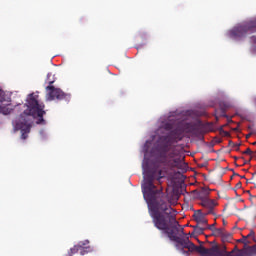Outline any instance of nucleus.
<instances>
[{"label": "nucleus", "mask_w": 256, "mask_h": 256, "mask_svg": "<svg viewBox=\"0 0 256 256\" xmlns=\"http://www.w3.org/2000/svg\"><path fill=\"white\" fill-rule=\"evenodd\" d=\"M142 169L144 171V183L142 184V193L144 200L148 205V212L152 219V223L158 231H164L170 241L176 243L175 247L181 253L186 254L188 249L190 253L196 251L201 256H230L227 247H219L215 244L211 248H205L203 245L196 246L189 241V237H179L175 235V231H179V221H177V211L167 202L163 189H157L153 183L155 179L159 181L163 171L159 168L149 167V162H143Z\"/></svg>", "instance_id": "1"}, {"label": "nucleus", "mask_w": 256, "mask_h": 256, "mask_svg": "<svg viewBox=\"0 0 256 256\" xmlns=\"http://www.w3.org/2000/svg\"><path fill=\"white\" fill-rule=\"evenodd\" d=\"M25 107L26 109L15 122V129L16 131H21V139L23 140L29 137L31 123H33L35 117H38V125L45 124V119H43V115H45V104L39 103V95L35 93L29 94L26 98Z\"/></svg>", "instance_id": "2"}, {"label": "nucleus", "mask_w": 256, "mask_h": 256, "mask_svg": "<svg viewBox=\"0 0 256 256\" xmlns=\"http://www.w3.org/2000/svg\"><path fill=\"white\" fill-rule=\"evenodd\" d=\"M183 137L177 132L172 130L168 136L163 137L164 145L162 146V153L160 154L159 161L165 167L173 171L174 169H181L182 159L179 152L175 147H171L173 143L181 141Z\"/></svg>", "instance_id": "3"}, {"label": "nucleus", "mask_w": 256, "mask_h": 256, "mask_svg": "<svg viewBox=\"0 0 256 256\" xmlns=\"http://www.w3.org/2000/svg\"><path fill=\"white\" fill-rule=\"evenodd\" d=\"M256 33V18L238 24L228 32V37L234 41H241L247 35Z\"/></svg>", "instance_id": "4"}, {"label": "nucleus", "mask_w": 256, "mask_h": 256, "mask_svg": "<svg viewBox=\"0 0 256 256\" xmlns=\"http://www.w3.org/2000/svg\"><path fill=\"white\" fill-rule=\"evenodd\" d=\"M48 83L49 85L46 87V91H48V101H55V99L58 101H63V99L67 97V94H65L63 90L53 86L55 80H50Z\"/></svg>", "instance_id": "5"}, {"label": "nucleus", "mask_w": 256, "mask_h": 256, "mask_svg": "<svg viewBox=\"0 0 256 256\" xmlns=\"http://www.w3.org/2000/svg\"><path fill=\"white\" fill-rule=\"evenodd\" d=\"M201 205L204 208V215H215V207H217V201L204 198L201 200Z\"/></svg>", "instance_id": "6"}, {"label": "nucleus", "mask_w": 256, "mask_h": 256, "mask_svg": "<svg viewBox=\"0 0 256 256\" xmlns=\"http://www.w3.org/2000/svg\"><path fill=\"white\" fill-rule=\"evenodd\" d=\"M179 123H181L179 119L170 116L168 121L162 124V129H165V131H172V129H175Z\"/></svg>", "instance_id": "7"}, {"label": "nucleus", "mask_w": 256, "mask_h": 256, "mask_svg": "<svg viewBox=\"0 0 256 256\" xmlns=\"http://www.w3.org/2000/svg\"><path fill=\"white\" fill-rule=\"evenodd\" d=\"M207 215H205V212L202 213L201 210H198L194 213V221L198 223V225H201L202 227H207V219L205 218Z\"/></svg>", "instance_id": "8"}, {"label": "nucleus", "mask_w": 256, "mask_h": 256, "mask_svg": "<svg viewBox=\"0 0 256 256\" xmlns=\"http://www.w3.org/2000/svg\"><path fill=\"white\" fill-rule=\"evenodd\" d=\"M13 108H11V103L7 101L0 100V113L2 115H11Z\"/></svg>", "instance_id": "9"}, {"label": "nucleus", "mask_w": 256, "mask_h": 256, "mask_svg": "<svg viewBox=\"0 0 256 256\" xmlns=\"http://www.w3.org/2000/svg\"><path fill=\"white\" fill-rule=\"evenodd\" d=\"M89 245V240L80 241L76 246L78 250H80V255H85V253H89L91 251V247Z\"/></svg>", "instance_id": "10"}, {"label": "nucleus", "mask_w": 256, "mask_h": 256, "mask_svg": "<svg viewBox=\"0 0 256 256\" xmlns=\"http://www.w3.org/2000/svg\"><path fill=\"white\" fill-rule=\"evenodd\" d=\"M212 235L214 237H221L222 239H225V228H216L213 230Z\"/></svg>", "instance_id": "11"}, {"label": "nucleus", "mask_w": 256, "mask_h": 256, "mask_svg": "<svg viewBox=\"0 0 256 256\" xmlns=\"http://www.w3.org/2000/svg\"><path fill=\"white\" fill-rule=\"evenodd\" d=\"M216 121H219V117H227L225 108H220L215 111Z\"/></svg>", "instance_id": "12"}, {"label": "nucleus", "mask_w": 256, "mask_h": 256, "mask_svg": "<svg viewBox=\"0 0 256 256\" xmlns=\"http://www.w3.org/2000/svg\"><path fill=\"white\" fill-rule=\"evenodd\" d=\"M194 229V233H196V235H203V232L205 231V226L202 225H196L193 226Z\"/></svg>", "instance_id": "13"}, {"label": "nucleus", "mask_w": 256, "mask_h": 256, "mask_svg": "<svg viewBox=\"0 0 256 256\" xmlns=\"http://www.w3.org/2000/svg\"><path fill=\"white\" fill-rule=\"evenodd\" d=\"M236 242L237 243H243L244 247L251 244V241L247 240V237H245L244 235H242L241 239L236 240Z\"/></svg>", "instance_id": "14"}, {"label": "nucleus", "mask_w": 256, "mask_h": 256, "mask_svg": "<svg viewBox=\"0 0 256 256\" xmlns=\"http://www.w3.org/2000/svg\"><path fill=\"white\" fill-rule=\"evenodd\" d=\"M79 252H80L79 248L77 247V245H75L73 248L70 249V251L68 252V255L73 256L75 255V253H79Z\"/></svg>", "instance_id": "15"}, {"label": "nucleus", "mask_w": 256, "mask_h": 256, "mask_svg": "<svg viewBox=\"0 0 256 256\" xmlns=\"http://www.w3.org/2000/svg\"><path fill=\"white\" fill-rule=\"evenodd\" d=\"M244 237H246V240H248L249 241V239H253V241H255V231H253V230H251L250 232H249V234L248 235H246V236H244Z\"/></svg>", "instance_id": "16"}, {"label": "nucleus", "mask_w": 256, "mask_h": 256, "mask_svg": "<svg viewBox=\"0 0 256 256\" xmlns=\"http://www.w3.org/2000/svg\"><path fill=\"white\" fill-rule=\"evenodd\" d=\"M211 190L209 188H202L200 195H203L204 197H207L209 195Z\"/></svg>", "instance_id": "17"}, {"label": "nucleus", "mask_w": 256, "mask_h": 256, "mask_svg": "<svg viewBox=\"0 0 256 256\" xmlns=\"http://www.w3.org/2000/svg\"><path fill=\"white\" fill-rule=\"evenodd\" d=\"M244 155H253V151L250 148H247L246 151L243 152Z\"/></svg>", "instance_id": "18"}, {"label": "nucleus", "mask_w": 256, "mask_h": 256, "mask_svg": "<svg viewBox=\"0 0 256 256\" xmlns=\"http://www.w3.org/2000/svg\"><path fill=\"white\" fill-rule=\"evenodd\" d=\"M233 236L231 234L225 233V239H222V241H229Z\"/></svg>", "instance_id": "19"}, {"label": "nucleus", "mask_w": 256, "mask_h": 256, "mask_svg": "<svg viewBox=\"0 0 256 256\" xmlns=\"http://www.w3.org/2000/svg\"><path fill=\"white\" fill-rule=\"evenodd\" d=\"M208 229H210V231H212V233H213V231H215L217 228H215V224H212V225L208 226Z\"/></svg>", "instance_id": "20"}, {"label": "nucleus", "mask_w": 256, "mask_h": 256, "mask_svg": "<svg viewBox=\"0 0 256 256\" xmlns=\"http://www.w3.org/2000/svg\"><path fill=\"white\" fill-rule=\"evenodd\" d=\"M250 41H251V43H254V45H256V36H252L250 38Z\"/></svg>", "instance_id": "21"}, {"label": "nucleus", "mask_w": 256, "mask_h": 256, "mask_svg": "<svg viewBox=\"0 0 256 256\" xmlns=\"http://www.w3.org/2000/svg\"><path fill=\"white\" fill-rule=\"evenodd\" d=\"M241 187H243V184L241 182H238L236 184V189H241Z\"/></svg>", "instance_id": "22"}, {"label": "nucleus", "mask_w": 256, "mask_h": 256, "mask_svg": "<svg viewBox=\"0 0 256 256\" xmlns=\"http://www.w3.org/2000/svg\"><path fill=\"white\" fill-rule=\"evenodd\" d=\"M251 135H252L251 133L247 134L246 139H249V137H251Z\"/></svg>", "instance_id": "23"}, {"label": "nucleus", "mask_w": 256, "mask_h": 256, "mask_svg": "<svg viewBox=\"0 0 256 256\" xmlns=\"http://www.w3.org/2000/svg\"><path fill=\"white\" fill-rule=\"evenodd\" d=\"M181 233L182 235H185V230L183 228H181Z\"/></svg>", "instance_id": "24"}, {"label": "nucleus", "mask_w": 256, "mask_h": 256, "mask_svg": "<svg viewBox=\"0 0 256 256\" xmlns=\"http://www.w3.org/2000/svg\"><path fill=\"white\" fill-rule=\"evenodd\" d=\"M1 95H3V90L0 89V97H1Z\"/></svg>", "instance_id": "25"}, {"label": "nucleus", "mask_w": 256, "mask_h": 256, "mask_svg": "<svg viewBox=\"0 0 256 256\" xmlns=\"http://www.w3.org/2000/svg\"><path fill=\"white\" fill-rule=\"evenodd\" d=\"M240 145H241V144H236L235 147H237V149H239V146H240Z\"/></svg>", "instance_id": "26"}, {"label": "nucleus", "mask_w": 256, "mask_h": 256, "mask_svg": "<svg viewBox=\"0 0 256 256\" xmlns=\"http://www.w3.org/2000/svg\"><path fill=\"white\" fill-rule=\"evenodd\" d=\"M223 225H227V223L225 222V220H223Z\"/></svg>", "instance_id": "27"}, {"label": "nucleus", "mask_w": 256, "mask_h": 256, "mask_svg": "<svg viewBox=\"0 0 256 256\" xmlns=\"http://www.w3.org/2000/svg\"><path fill=\"white\" fill-rule=\"evenodd\" d=\"M252 145H256V141Z\"/></svg>", "instance_id": "28"}, {"label": "nucleus", "mask_w": 256, "mask_h": 256, "mask_svg": "<svg viewBox=\"0 0 256 256\" xmlns=\"http://www.w3.org/2000/svg\"><path fill=\"white\" fill-rule=\"evenodd\" d=\"M241 178H242V179H245V176H242Z\"/></svg>", "instance_id": "29"}]
</instances>
